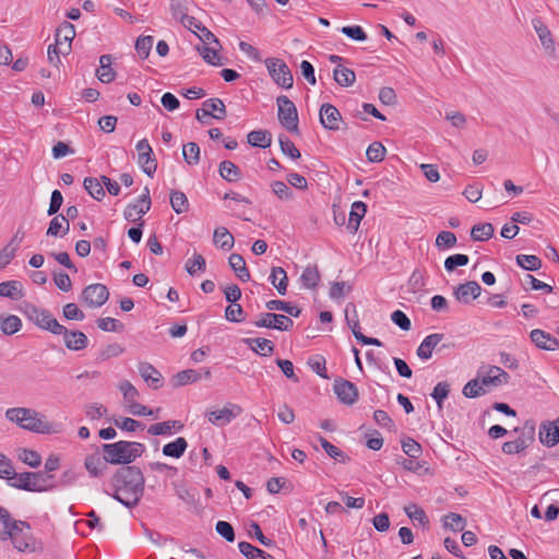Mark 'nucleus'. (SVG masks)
<instances>
[{"instance_id":"obj_1","label":"nucleus","mask_w":559,"mask_h":559,"mask_svg":"<svg viewBox=\"0 0 559 559\" xmlns=\"http://www.w3.org/2000/svg\"><path fill=\"white\" fill-rule=\"evenodd\" d=\"M110 484L112 498L127 508H133L143 496L145 479L139 467L127 465L114 474Z\"/></svg>"},{"instance_id":"obj_2","label":"nucleus","mask_w":559,"mask_h":559,"mask_svg":"<svg viewBox=\"0 0 559 559\" xmlns=\"http://www.w3.org/2000/svg\"><path fill=\"white\" fill-rule=\"evenodd\" d=\"M104 461L115 465H127L140 457L145 445L140 442L118 441L114 443H105L102 445Z\"/></svg>"},{"instance_id":"obj_3","label":"nucleus","mask_w":559,"mask_h":559,"mask_svg":"<svg viewBox=\"0 0 559 559\" xmlns=\"http://www.w3.org/2000/svg\"><path fill=\"white\" fill-rule=\"evenodd\" d=\"M5 419L24 430L36 433H49L50 425L37 411L28 407H11L4 413Z\"/></svg>"},{"instance_id":"obj_4","label":"nucleus","mask_w":559,"mask_h":559,"mask_svg":"<svg viewBox=\"0 0 559 559\" xmlns=\"http://www.w3.org/2000/svg\"><path fill=\"white\" fill-rule=\"evenodd\" d=\"M53 475L43 472H25L12 476L10 486L26 491H47L55 486L51 484Z\"/></svg>"},{"instance_id":"obj_5","label":"nucleus","mask_w":559,"mask_h":559,"mask_svg":"<svg viewBox=\"0 0 559 559\" xmlns=\"http://www.w3.org/2000/svg\"><path fill=\"white\" fill-rule=\"evenodd\" d=\"M25 314L27 318L33 321L37 326L43 330H47L52 334L60 335L61 332H64V326L60 324L50 311L46 309H40L34 305H27L25 309Z\"/></svg>"},{"instance_id":"obj_6","label":"nucleus","mask_w":559,"mask_h":559,"mask_svg":"<svg viewBox=\"0 0 559 559\" xmlns=\"http://www.w3.org/2000/svg\"><path fill=\"white\" fill-rule=\"evenodd\" d=\"M276 103L281 124L289 132H298V112L295 104L285 95L278 96Z\"/></svg>"},{"instance_id":"obj_7","label":"nucleus","mask_w":559,"mask_h":559,"mask_svg":"<svg viewBox=\"0 0 559 559\" xmlns=\"http://www.w3.org/2000/svg\"><path fill=\"white\" fill-rule=\"evenodd\" d=\"M266 69L273 81L281 87H293L294 79L288 66L278 58H267L265 60Z\"/></svg>"},{"instance_id":"obj_8","label":"nucleus","mask_w":559,"mask_h":559,"mask_svg":"<svg viewBox=\"0 0 559 559\" xmlns=\"http://www.w3.org/2000/svg\"><path fill=\"white\" fill-rule=\"evenodd\" d=\"M81 301L90 308L102 307L109 298V290L104 284H91L81 293Z\"/></svg>"},{"instance_id":"obj_9","label":"nucleus","mask_w":559,"mask_h":559,"mask_svg":"<svg viewBox=\"0 0 559 559\" xmlns=\"http://www.w3.org/2000/svg\"><path fill=\"white\" fill-rule=\"evenodd\" d=\"M135 150L138 152V164L140 168L148 177H153L157 169V162L148 141L146 139L140 140L135 145Z\"/></svg>"},{"instance_id":"obj_10","label":"nucleus","mask_w":559,"mask_h":559,"mask_svg":"<svg viewBox=\"0 0 559 559\" xmlns=\"http://www.w3.org/2000/svg\"><path fill=\"white\" fill-rule=\"evenodd\" d=\"M258 328L275 329L278 331H289L294 326V321L285 314H277L274 312L261 313L258 320L254 321Z\"/></svg>"},{"instance_id":"obj_11","label":"nucleus","mask_w":559,"mask_h":559,"mask_svg":"<svg viewBox=\"0 0 559 559\" xmlns=\"http://www.w3.org/2000/svg\"><path fill=\"white\" fill-rule=\"evenodd\" d=\"M241 413V407L237 404L228 403L221 409L209 411L206 417L212 425L223 427L228 425Z\"/></svg>"},{"instance_id":"obj_12","label":"nucleus","mask_w":559,"mask_h":559,"mask_svg":"<svg viewBox=\"0 0 559 559\" xmlns=\"http://www.w3.org/2000/svg\"><path fill=\"white\" fill-rule=\"evenodd\" d=\"M151 209V197L147 187L144 188L143 194L134 204H129L124 209L123 216L129 222L142 221V215L146 214Z\"/></svg>"},{"instance_id":"obj_13","label":"nucleus","mask_w":559,"mask_h":559,"mask_svg":"<svg viewBox=\"0 0 559 559\" xmlns=\"http://www.w3.org/2000/svg\"><path fill=\"white\" fill-rule=\"evenodd\" d=\"M333 390L343 404L353 405L358 400L357 386L353 382L343 378L334 380Z\"/></svg>"},{"instance_id":"obj_14","label":"nucleus","mask_w":559,"mask_h":559,"mask_svg":"<svg viewBox=\"0 0 559 559\" xmlns=\"http://www.w3.org/2000/svg\"><path fill=\"white\" fill-rule=\"evenodd\" d=\"M12 540L14 548L21 552H33L36 549V540L31 533V525L28 527H19L9 538Z\"/></svg>"},{"instance_id":"obj_15","label":"nucleus","mask_w":559,"mask_h":559,"mask_svg":"<svg viewBox=\"0 0 559 559\" xmlns=\"http://www.w3.org/2000/svg\"><path fill=\"white\" fill-rule=\"evenodd\" d=\"M74 37L75 27L72 23L66 21L57 28L55 35V45L60 47L62 55L70 53Z\"/></svg>"},{"instance_id":"obj_16","label":"nucleus","mask_w":559,"mask_h":559,"mask_svg":"<svg viewBox=\"0 0 559 559\" xmlns=\"http://www.w3.org/2000/svg\"><path fill=\"white\" fill-rule=\"evenodd\" d=\"M19 527H28V523L12 519L9 511L0 507V539L8 540Z\"/></svg>"},{"instance_id":"obj_17","label":"nucleus","mask_w":559,"mask_h":559,"mask_svg":"<svg viewBox=\"0 0 559 559\" xmlns=\"http://www.w3.org/2000/svg\"><path fill=\"white\" fill-rule=\"evenodd\" d=\"M539 441L548 447H555L559 443V416L552 421H544L539 427Z\"/></svg>"},{"instance_id":"obj_18","label":"nucleus","mask_w":559,"mask_h":559,"mask_svg":"<svg viewBox=\"0 0 559 559\" xmlns=\"http://www.w3.org/2000/svg\"><path fill=\"white\" fill-rule=\"evenodd\" d=\"M532 25L539 38L545 51L548 55L554 56L556 52V45H555V40L552 38L551 32L549 31V28L545 25V23L539 17L533 19Z\"/></svg>"},{"instance_id":"obj_19","label":"nucleus","mask_w":559,"mask_h":559,"mask_svg":"<svg viewBox=\"0 0 559 559\" xmlns=\"http://www.w3.org/2000/svg\"><path fill=\"white\" fill-rule=\"evenodd\" d=\"M320 121L329 130H338L342 116L335 106L326 103L320 108Z\"/></svg>"},{"instance_id":"obj_20","label":"nucleus","mask_w":559,"mask_h":559,"mask_svg":"<svg viewBox=\"0 0 559 559\" xmlns=\"http://www.w3.org/2000/svg\"><path fill=\"white\" fill-rule=\"evenodd\" d=\"M480 285L475 281H469L464 284H460L454 289V296L457 301L469 304L480 295Z\"/></svg>"},{"instance_id":"obj_21","label":"nucleus","mask_w":559,"mask_h":559,"mask_svg":"<svg viewBox=\"0 0 559 559\" xmlns=\"http://www.w3.org/2000/svg\"><path fill=\"white\" fill-rule=\"evenodd\" d=\"M532 342L542 349L545 350H557L559 348V341L554 337L551 334L535 329L530 334Z\"/></svg>"},{"instance_id":"obj_22","label":"nucleus","mask_w":559,"mask_h":559,"mask_svg":"<svg viewBox=\"0 0 559 559\" xmlns=\"http://www.w3.org/2000/svg\"><path fill=\"white\" fill-rule=\"evenodd\" d=\"M443 337L444 334L442 333H433L426 336L417 348V356L423 360L431 358L433 349L440 344Z\"/></svg>"},{"instance_id":"obj_23","label":"nucleus","mask_w":559,"mask_h":559,"mask_svg":"<svg viewBox=\"0 0 559 559\" xmlns=\"http://www.w3.org/2000/svg\"><path fill=\"white\" fill-rule=\"evenodd\" d=\"M480 380L485 386H500L509 382L510 376L498 366H489L487 373Z\"/></svg>"},{"instance_id":"obj_24","label":"nucleus","mask_w":559,"mask_h":559,"mask_svg":"<svg viewBox=\"0 0 559 559\" xmlns=\"http://www.w3.org/2000/svg\"><path fill=\"white\" fill-rule=\"evenodd\" d=\"M60 335H63L64 345L71 350H82L88 344L87 336L81 331H68L64 328Z\"/></svg>"},{"instance_id":"obj_25","label":"nucleus","mask_w":559,"mask_h":559,"mask_svg":"<svg viewBox=\"0 0 559 559\" xmlns=\"http://www.w3.org/2000/svg\"><path fill=\"white\" fill-rule=\"evenodd\" d=\"M140 376L153 389H158L162 385V373L151 364L141 362L138 367Z\"/></svg>"},{"instance_id":"obj_26","label":"nucleus","mask_w":559,"mask_h":559,"mask_svg":"<svg viewBox=\"0 0 559 559\" xmlns=\"http://www.w3.org/2000/svg\"><path fill=\"white\" fill-rule=\"evenodd\" d=\"M367 212V205L362 201H356L352 204L349 217L347 222V229L350 234H355Z\"/></svg>"},{"instance_id":"obj_27","label":"nucleus","mask_w":559,"mask_h":559,"mask_svg":"<svg viewBox=\"0 0 559 559\" xmlns=\"http://www.w3.org/2000/svg\"><path fill=\"white\" fill-rule=\"evenodd\" d=\"M112 57L110 55H102L99 57V68L96 70L97 79L103 83H110L116 78V72L111 68Z\"/></svg>"},{"instance_id":"obj_28","label":"nucleus","mask_w":559,"mask_h":559,"mask_svg":"<svg viewBox=\"0 0 559 559\" xmlns=\"http://www.w3.org/2000/svg\"><path fill=\"white\" fill-rule=\"evenodd\" d=\"M222 120L226 117V106L221 98H209L203 103L202 114Z\"/></svg>"},{"instance_id":"obj_29","label":"nucleus","mask_w":559,"mask_h":559,"mask_svg":"<svg viewBox=\"0 0 559 559\" xmlns=\"http://www.w3.org/2000/svg\"><path fill=\"white\" fill-rule=\"evenodd\" d=\"M269 280L280 295L284 296L286 294L288 277L286 271L283 267L273 266Z\"/></svg>"},{"instance_id":"obj_30","label":"nucleus","mask_w":559,"mask_h":559,"mask_svg":"<svg viewBox=\"0 0 559 559\" xmlns=\"http://www.w3.org/2000/svg\"><path fill=\"white\" fill-rule=\"evenodd\" d=\"M218 173L221 177L228 182H236L241 179V170L230 160L221 162Z\"/></svg>"},{"instance_id":"obj_31","label":"nucleus","mask_w":559,"mask_h":559,"mask_svg":"<svg viewBox=\"0 0 559 559\" xmlns=\"http://www.w3.org/2000/svg\"><path fill=\"white\" fill-rule=\"evenodd\" d=\"M265 307L270 311H284L287 314L292 317H299L301 313V309L292 302L278 300V299H272L266 301Z\"/></svg>"},{"instance_id":"obj_32","label":"nucleus","mask_w":559,"mask_h":559,"mask_svg":"<svg viewBox=\"0 0 559 559\" xmlns=\"http://www.w3.org/2000/svg\"><path fill=\"white\" fill-rule=\"evenodd\" d=\"M245 343L257 354L261 356H270L274 352V345L270 340L255 337L246 338Z\"/></svg>"},{"instance_id":"obj_33","label":"nucleus","mask_w":559,"mask_h":559,"mask_svg":"<svg viewBox=\"0 0 559 559\" xmlns=\"http://www.w3.org/2000/svg\"><path fill=\"white\" fill-rule=\"evenodd\" d=\"M229 265L235 272L236 276L242 281L248 282L250 280V273L246 266V262L242 255L233 253L228 259Z\"/></svg>"},{"instance_id":"obj_34","label":"nucleus","mask_w":559,"mask_h":559,"mask_svg":"<svg viewBox=\"0 0 559 559\" xmlns=\"http://www.w3.org/2000/svg\"><path fill=\"white\" fill-rule=\"evenodd\" d=\"M69 226L70 225H69L68 218L66 216L57 215L49 223V227L47 229V236L63 237L69 231Z\"/></svg>"},{"instance_id":"obj_35","label":"nucleus","mask_w":559,"mask_h":559,"mask_svg":"<svg viewBox=\"0 0 559 559\" xmlns=\"http://www.w3.org/2000/svg\"><path fill=\"white\" fill-rule=\"evenodd\" d=\"M333 78L338 85L348 87L355 83L356 74L352 69L338 64L333 71Z\"/></svg>"},{"instance_id":"obj_36","label":"nucleus","mask_w":559,"mask_h":559,"mask_svg":"<svg viewBox=\"0 0 559 559\" xmlns=\"http://www.w3.org/2000/svg\"><path fill=\"white\" fill-rule=\"evenodd\" d=\"M247 141L252 146L266 148L272 143V135L266 130H253L248 133Z\"/></svg>"},{"instance_id":"obj_37","label":"nucleus","mask_w":559,"mask_h":559,"mask_svg":"<svg viewBox=\"0 0 559 559\" xmlns=\"http://www.w3.org/2000/svg\"><path fill=\"white\" fill-rule=\"evenodd\" d=\"M213 241L223 250H230L234 247L235 239L226 227H217L214 230Z\"/></svg>"},{"instance_id":"obj_38","label":"nucleus","mask_w":559,"mask_h":559,"mask_svg":"<svg viewBox=\"0 0 559 559\" xmlns=\"http://www.w3.org/2000/svg\"><path fill=\"white\" fill-rule=\"evenodd\" d=\"M188 442L183 437H178L176 440L163 447V454L166 456L179 459L183 455Z\"/></svg>"},{"instance_id":"obj_39","label":"nucleus","mask_w":559,"mask_h":559,"mask_svg":"<svg viewBox=\"0 0 559 559\" xmlns=\"http://www.w3.org/2000/svg\"><path fill=\"white\" fill-rule=\"evenodd\" d=\"M22 328V321L17 316H0V330L5 335H13Z\"/></svg>"},{"instance_id":"obj_40","label":"nucleus","mask_w":559,"mask_h":559,"mask_svg":"<svg viewBox=\"0 0 559 559\" xmlns=\"http://www.w3.org/2000/svg\"><path fill=\"white\" fill-rule=\"evenodd\" d=\"M239 551L247 559H275L272 555L265 552L264 550L251 545L248 542H240L238 544Z\"/></svg>"},{"instance_id":"obj_41","label":"nucleus","mask_w":559,"mask_h":559,"mask_svg":"<svg viewBox=\"0 0 559 559\" xmlns=\"http://www.w3.org/2000/svg\"><path fill=\"white\" fill-rule=\"evenodd\" d=\"M107 463L104 461V456L100 457L98 454H92L86 456L84 465L91 476L98 477L106 468Z\"/></svg>"},{"instance_id":"obj_42","label":"nucleus","mask_w":559,"mask_h":559,"mask_svg":"<svg viewBox=\"0 0 559 559\" xmlns=\"http://www.w3.org/2000/svg\"><path fill=\"white\" fill-rule=\"evenodd\" d=\"M301 284L307 289H314L320 281V273L317 267V265H308L301 276H300Z\"/></svg>"},{"instance_id":"obj_43","label":"nucleus","mask_w":559,"mask_h":559,"mask_svg":"<svg viewBox=\"0 0 559 559\" xmlns=\"http://www.w3.org/2000/svg\"><path fill=\"white\" fill-rule=\"evenodd\" d=\"M201 379V373L194 369H186L177 372L173 377L174 386H183L189 383L197 382Z\"/></svg>"},{"instance_id":"obj_44","label":"nucleus","mask_w":559,"mask_h":559,"mask_svg":"<svg viewBox=\"0 0 559 559\" xmlns=\"http://www.w3.org/2000/svg\"><path fill=\"white\" fill-rule=\"evenodd\" d=\"M495 228L490 223H479L472 227L471 237L474 241H486L493 236Z\"/></svg>"},{"instance_id":"obj_45","label":"nucleus","mask_w":559,"mask_h":559,"mask_svg":"<svg viewBox=\"0 0 559 559\" xmlns=\"http://www.w3.org/2000/svg\"><path fill=\"white\" fill-rule=\"evenodd\" d=\"M0 296L17 300L22 297V285L19 281L0 283Z\"/></svg>"},{"instance_id":"obj_46","label":"nucleus","mask_w":559,"mask_h":559,"mask_svg":"<svg viewBox=\"0 0 559 559\" xmlns=\"http://www.w3.org/2000/svg\"><path fill=\"white\" fill-rule=\"evenodd\" d=\"M318 440L322 448L324 449V451L326 452V454L334 459L335 461L342 463H346L349 461V457L341 449L329 442L324 437L319 436Z\"/></svg>"},{"instance_id":"obj_47","label":"nucleus","mask_w":559,"mask_h":559,"mask_svg":"<svg viewBox=\"0 0 559 559\" xmlns=\"http://www.w3.org/2000/svg\"><path fill=\"white\" fill-rule=\"evenodd\" d=\"M83 185L93 199L100 201L105 197L104 187L97 178L87 177L84 179Z\"/></svg>"},{"instance_id":"obj_48","label":"nucleus","mask_w":559,"mask_h":559,"mask_svg":"<svg viewBox=\"0 0 559 559\" xmlns=\"http://www.w3.org/2000/svg\"><path fill=\"white\" fill-rule=\"evenodd\" d=\"M221 47L217 46H202L198 47V50L205 62L212 66H222L223 61L218 55V49Z\"/></svg>"},{"instance_id":"obj_49","label":"nucleus","mask_w":559,"mask_h":559,"mask_svg":"<svg viewBox=\"0 0 559 559\" xmlns=\"http://www.w3.org/2000/svg\"><path fill=\"white\" fill-rule=\"evenodd\" d=\"M176 426L179 430L183 427V425L177 420H168L150 426L147 432L153 436L170 435L171 429Z\"/></svg>"},{"instance_id":"obj_50","label":"nucleus","mask_w":559,"mask_h":559,"mask_svg":"<svg viewBox=\"0 0 559 559\" xmlns=\"http://www.w3.org/2000/svg\"><path fill=\"white\" fill-rule=\"evenodd\" d=\"M170 205L177 214H181L188 211L189 202L183 192L174 190L170 192Z\"/></svg>"},{"instance_id":"obj_51","label":"nucleus","mask_w":559,"mask_h":559,"mask_svg":"<svg viewBox=\"0 0 559 559\" xmlns=\"http://www.w3.org/2000/svg\"><path fill=\"white\" fill-rule=\"evenodd\" d=\"M345 317H346L348 326L350 328L355 338L357 340V336H359V334H362V333L360 332L357 310H356V307L354 304H352V302L347 304L346 309H345Z\"/></svg>"},{"instance_id":"obj_52","label":"nucleus","mask_w":559,"mask_h":559,"mask_svg":"<svg viewBox=\"0 0 559 559\" xmlns=\"http://www.w3.org/2000/svg\"><path fill=\"white\" fill-rule=\"evenodd\" d=\"M345 317H346L348 326L350 328L355 338L357 340V336H359V334H362V333L360 332L357 310H356V307L354 304H352V302L347 304L346 309H345Z\"/></svg>"},{"instance_id":"obj_53","label":"nucleus","mask_w":559,"mask_h":559,"mask_svg":"<svg viewBox=\"0 0 559 559\" xmlns=\"http://www.w3.org/2000/svg\"><path fill=\"white\" fill-rule=\"evenodd\" d=\"M206 262L202 254L194 252L192 258L188 259L185 265L189 275L194 276L198 272L205 270Z\"/></svg>"},{"instance_id":"obj_54","label":"nucleus","mask_w":559,"mask_h":559,"mask_svg":"<svg viewBox=\"0 0 559 559\" xmlns=\"http://www.w3.org/2000/svg\"><path fill=\"white\" fill-rule=\"evenodd\" d=\"M485 393V384L478 378L468 381L463 388V394L468 399L478 397Z\"/></svg>"},{"instance_id":"obj_55","label":"nucleus","mask_w":559,"mask_h":559,"mask_svg":"<svg viewBox=\"0 0 559 559\" xmlns=\"http://www.w3.org/2000/svg\"><path fill=\"white\" fill-rule=\"evenodd\" d=\"M516 263L519 266L527 271H537L542 266V260L533 254L516 255Z\"/></svg>"},{"instance_id":"obj_56","label":"nucleus","mask_w":559,"mask_h":559,"mask_svg":"<svg viewBox=\"0 0 559 559\" xmlns=\"http://www.w3.org/2000/svg\"><path fill=\"white\" fill-rule=\"evenodd\" d=\"M183 159L189 165H197L200 160V147L194 142H189L182 148Z\"/></svg>"},{"instance_id":"obj_57","label":"nucleus","mask_w":559,"mask_h":559,"mask_svg":"<svg viewBox=\"0 0 559 559\" xmlns=\"http://www.w3.org/2000/svg\"><path fill=\"white\" fill-rule=\"evenodd\" d=\"M405 513L412 521H417L421 525H428L429 520L423 508L415 503L408 504L404 508Z\"/></svg>"},{"instance_id":"obj_58","label":"nucleus","mask_w":559,"mask_h":559,"mask_svg":"<svg viewBox=\"0 0 559 559\" xmlns=\"http://www.w3.org/2000/svg\"><path fill=\"white\" fill-rule=\"evenodd\" d=\"M386 148L380 142L371 143L367 151L366 156L371 163H380L385 156Z\"/></svg>"},{"instance_id":"obj_59","label":"nucleus","mask_w":559,"mask_h":559,"mask_svg":"<svg viewBox=\"0 0 559 559\" xmlns=\"http://www.w3.org/2000/svg\"><path fill=\"white\" fill-rule=\"evenodd\" d=\"M272 192L282 201H289L294 198L292 189L283 181L276 180L271 183Z\"/></svg>"},{"instance_id":"obj_60","label":"nucleus","mask_w":559,"mask_h":559,"mask_svg":"<svg viewBox=\"0 0 559 559\" xmlns=\"http://www.w3.org/2000/svg\"><path fill=\"white\" fill-rule=\"evenodd\" d=\"M465 524V519L457 513H449L444 516V527L450 528L454 532L463 531Z\"/></svg>"},{"instance_id":"obj_61","label":"nucleus","mask_w":559,"mask_h":559,"mask_svg":"<svg viewBox=\"0 0 559 559\" xmlns=\"http://www.w3.org/2000/svg\"><path fill=\"white\" fill-rule=\"evenodd\" d=\"M278 141L283 154L289 156L293 159H298L300 157L299 150L295 146L294 142L290 141L287 136L280 135Z\"/></svg>"},{"instance_id":"obj_62","label":"nucleus","mask_w":559,"mask_h":559,"mask_svg":"<svg viewBox=\"0 0 559 559\" xmlns=\"http://www.w3.org/2000/svg\"><path fill=\"white\" fill-rule=\"evenodd\" d=\"M456 236L452 231L443 230L438 234L436 238V247L440 250L445 248H452L456 243Z\"/></svg>"},{"instance_id":"obj_63","label":"nucleus","mask_w":559,"mask_h":559,"mask_svg":"<svg viewBox=\"0 0 559 559\" xmlns=\"http://www.w3.org/2000/svg\"><path fill=\"white\" fill-rule=\"evenodd\" d=\"M403 452L411 459H417L420 456L423 450L421 445L413 438H407L402 441Z\"/></svg>"},{"instance_id":"obj_64","label":"nucleus","mask_w":559,"mask_h":559,"mask_svg":"<svg viewBox=\"0 0 559 559\" xmlns=\"http://www.w3.org/2000/svg\"><path fill=\"white\" fill-rule=\"evenodd\" d=\"M19 459L33 468L38 467L41 463V456L36 451L28 449H23L19 454Z\"/></svg>"}]
</instances>
